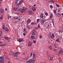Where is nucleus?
Listing matches in <instances>:
<instances>
[{
	"instance_id": "obj_59",
	"label": "nucleus",
	"mask_w": 63,
	"mask_h": 63,
	"mask_svg": "<svg viewBox=\"0 0 63 63\" xmlns=\"http://www.w3.org/2000/svg\"><path fill=\"white\" fill-rule=\"evenodd\" d=\"M3 27L5 28V26H4V25H3V27Z\"/></svg>"
},
{
	"instance_id": "obj_14",
	"label": "nucleus",
	"mask_w": 63,
	"mask_h": 63,
	"mask_svg": "<svg viewBox=\"0 0 63 63\" xmlns=\"http://www.w3.org/2000/svg\"><path fill=\"white\" fill-rule=\"evenodd\" d=\"M4 61L3 60H1L0 61V63H3L4 62Z\"/></svg>"
},
{
	"instance_id": "obj_9",
	"label": "nucleus",
	"mask_w": 63,
	"mask_h": 63,
	"mask_svg": "<svg viewBox=\"0 0 63 63\" xmlns=\"http://www.w3.org/2000/svg\"><path fill=\"white\" fill-rule=\"evenodd\" d=\"M22 9L23 10H26V9H27V8H26V7L25 6H24V7H22Z\"/></svg>"
},
{
	"instance_id": "obj_23",
	"label": "nucleus",
	"mask_w": 63,
	"mask_h": 63,
	"mask_svg": "<svg viewBox=\"0 0 63 63\" xmlns=\"http://www.w3.org/2000/svg\"><path fill=\"white\" fill-rule=\"evenodd\" d=\"M56 41L57 42H59V43H60V42H61L60 41H59V40L58 39L56 40Z\"/></svg>"
},
{
	"instance_id": "obj_35",
	"label": "nucleus",
	"mask_w": 63,
	"mask_h": 63,
	"mask_svg": "<svg viewBox=\"0 0 63 63\" xmlns=\"http://www.w3.org/2000/svg\"><path fill=\"white\" fill-rule=\"evenodd\" d=\"M22 1H21L19 3L20 4H21V3H22Z\"/></svg>"
},
{
	"instance_id": "obj_55",
	"label": "nucleus",
	"mask_w": 63,
	"mask_h": 63,
	"mask_svg": "<svg viewBox=\"0 0 63 63\" xmlns=\"http://www.w3.org/2000/svg\"><path fill=\"white\" fill-rule=\"evenodd\" d=\"M17 3H18V2L17 1H16L15 2V3H16V4H17Z\"/></svg>"
},
{
	"instance_id": "obj_58",
	"label": "nucleus",
	"mask_w": 63,
	"mask_h": 63,
	"mask_svg": "<svg viewBox=\"0 0 63 63\" xmlns=\"http://www.w3.org/2000/svg\"><path fill=\"white\" fill-rule=\"evenodd\" d=\"M20 20V19H18V21H19V20Z\"/></svg>"
},
{
	"instance_id": "obj_18",
	"label": "nucleus",
	"mask_w": 63,
	"mask_h": 63,
	"mask_svg": "<svg viewBox=\"0 0 63 63\" xmlns=\"http://www.w3.org/2000/svg\"><path fill=\"white\" fill-rule=\"evenodd\" d=\"M28 62L30 63H32V60H29Z\"/></svg>"
},
{
	"instance_id": "obj_53",
	"label": "nucleus",
	"mask_w": 63,
	"mask_h": 63,
	"mask_svg": "<svg viewBox=\"0 0 63 63\" xmlns=\"http://www.w3.org/2000/svg\"><path fill=\"white\" fill-rule=\"evenodd\" d=\"M31 25H33V22H32L31 23Z\"/></svg>"
},
{
	"instance_id": "obj_50",
	"label": "nucleus",
	"mask_w": 63,
	"mask_h": 63,
	"mask_svg": "<svg viewBox=\"0 0 63 63\" xmlns=\"http://www.w3.org/2000/svg\"><path fill=\"white\" fill-rule=\"evenodd\" d=\"M52 22L53 24L54 27V23L53 22V21H52Z\"/></svg>"
},
{
	"instance_id": "obj_34",
	"label": "nucleus",
	"mask_w": 63,
	"mask_h": 63,
	"mask_svg": "<svg viewBox=\"0 0 63 63\" xmlns=\"http://www.w3.org/2000/svg\"><path fill=\"white\" fill-rule=\"evenodd\" d=\"M27 28L28 29H30V27L28 26H27Z\"/></svg>"
},
{
	"instance_id": "obj_61",
	"label": "nucleus",
	"mask_w": 63,
	"mask_h": 63,
	"mask_svg": "<svg viewBox=\"0 0 63 63\" xmlns=\"http://www.w3.org/2000/svg\"><path fill=\"white\" fill-rule=\"evenodd\" d=\"M5 10H6V11H7V9L5 8Z\"/></svg>"
},
{
	"instance_id": "obj_32",
	"label": "nucleus",
	"mask_w": 63,
	"mask_h": 63,
	"mask_svg": "<svg viewBox=\"0 0 63 63\" xmlns=\"http://www.w3.org/2000/svg\"><path fill=\"white\" fill-rule=\"evenodd\" d=\"M58 12H60L61 10H60V9H59L58 10Z\"/></svg>"
},
{
	"instance_id": "obj_4",
	"label": "nucleus",
	"mask_w": 63,
	"mask_h": 63,
	"mask_svg": "<svg viewBox=\"0 0 63 63\" xmlns=\"http://www.w3.org/2000/svg\"><path fill=\"white\" fill-rule=\"evenodd\" d=\"M63 52V51L62 50H60L59 51V54H61Z\"/></svg>"
},
{
	"instance_id": "obj_7",
	"label": "nucleus",
	"mask_w": 63,
	"mask_h": 63,
	"mask_svg": "<svg viewBox=\"0 0 63 63\" xmlns=\"http://www.w3.org/2000/svg\"><path fill=\"white\" fill-rule=\"evenodd\" d=\"M5 29L6 31L7 32H9V30L7 29V27H5Z\"/></svg>"
},
{
	"instance_id": "obj_33",
	"label": "nucleus",
	"mask_w": 63,
	"mask_h": 63,
	"mask_svg": "<svg viewBox=\"0 0 63 63\" xmlns=\"http://www.w3.org/2000/svg\"><path fill=\"white\" fill-rule=\"evenodd\" d=\"M3 16H2L1 17H0V19H2L3 18Z\"/></svg>"
},
{
	"instance_id": "obj_62",
	"label": "nucleus",
	"mask_w": 63,
	"mask_h": 63,
	"mask_svg": "<svg viewBox=\"0 0 63 63\" xmlns=\"http://www.w3.org/2000/svg\"><path fill=\"white\" fill-rule=\"evenodd\" d=\"M42 16L41 17H42V18H43V16Z\"/></svg>"
},
{
	"instance_id": "obj_56",
	"label": "nucleus",
	"mask_w": 63,
	"mask_h": 63,
	"mask_svg": "<svg viewBox=\"0 0 63 63\" xmlns=\"http://www.w3.org/2000/svg\"><path fill=\"white\" fill-rule=\"evenodd\" d=\"M20 5V4L19 3H18L17 4V5L18 6H19Z\"/></svg>"
},
{
	"instance_id": "obj_22",
	"label": "nucleus",
	"mask_w": 63,
	"mask_h": 63,
	"mask_svg": "<svg viewBox=\"0 0 63 63\" xmlns=\"http://www.w3.org/2000/svg\"><path fill=\"white\" fill-rule=\"evenodd\" d=\"M50 2H51V3H54L55 2H54V1H53V0H51L50 1Z\"/></svg>"
},
{
	"instance_id": "obj_30",
	"label": "nucleus",
	"mask_w": 63,
	"mask_h": 63,
	"mask_svg": "<svg viewBox=\"0 0 63 63\" xmlns=\"http://www.w3.org/2000/svg\"><path fill=\"white\" fill-rule=\"evenodd\" d=\"M53 15H50V18H52V16H53Z\"/></svg>"
},
{
	"instance_id": "obj_8",
	"label": "nucleus",
	"mask_w": 63,
	"mask_h": 63,
	"mask_svg": "<svg viewBox=\"0 0 63 63\" xmlns=\"http://www.w3.org/2000/svg\"><path fill=\"white\" fill-rule=\"evenodd\" d=\"M31 42H28V46H30V47L31 46Z\"/></svg>"
},
{
	"instance_id": "obj_21",
	"label": "nucleus",
	"mask_w": 63,
	"mask_h": 63,
	"mask_svg": "<svg viewBox=\"0 0 63 63\" xmlns=\"http://www.w3.org/2000/svg\"><path fill=\"white\" fill-rule=\"evenodd\" d=\"M0 12L1 13H4V10L2 9L0 10Z\"/></svg>"
},
{
	"instance_id": "obj_47",
	"label": "nucleus",
	"mask_w": 63,
	"mask_h": 63,
	"mask_svg": "<svg viewBox=\"0 0 63 63\" xmlns=\"http://www.w3.org/2000/svg\"><path fill=\"white\" fill-rule=\"evenodd\" d=\"M36 24V23L35 22H33V24Z\"/></svg>"
},
{
	"instance_id": "obj_16",
	"label": "nucleus",
	"mask_w": 63,
	"mask_h": 63,
	"mask_svg": "<svg viewBox=\"0 0 63 63\" xmlns=\"http://www.w3.org/2000/svg\"><path fill=\"white\" fill-rule=\"evenodd\" d=\"M59 62H60L62 61V60H61V58H59Z\"/></svg>"
},
{
	"instance_id": "obj_38",
	"label": "nucleus",
	"mask_w": 63,
	"mask_h": 63,
	"mask_svg": "<svg viewBox=\"0 0 63 63\" xmlns=\"http://www.w3.org/2000/svg\"><path fill=\"white\" fill-rule=\"evenodd\" d=\"M38 27H39V28H41V27H40V25H38Z\"/></svg>"
},
{
	"instance_id": "obj_41",
	"label": "nucleus",
	"mask_w": 63,
	"mask_h": 63,
	"mask_svg": "<svg viewBox=\"0 0 63 63\" xmlns=\"http://www.w3.org/2000/svg\"><path fill=\"white\" fill-rule=\"evenodd\" d=\"M39 20H40V19H37V22H38V21H39Z\"/></svg>"
},
{
	"instance_id": "obj_49",
	"label": "nucleus",
	"mask_w": 63,
	"mask_h": 63,
	"mask_svg": "<svg viewBox=\"0 0 63 63\" xmlns=\"http://www.w3.org/2000/svg\"><path fill=\"white\" fill-rule=\"evenodd\" d=\"M41 16H44V15H43V14L42 13L41 14Z\"/></svg>"
},
{
	"instance_id": "obj_43",
	"label": "nucleus",
	"mask_w": 63,
	"mask_h": 63,
	"mask_svg": "<svg viewBox=\"0 0 63 63\" xmlns=\"http://www.w3.org/2000/svg\"><path fill=\"white\" fill-rule=\"evenodd\" d=\"M58 15H59V14H56L55 15L56 16H58Z\"/></svg>"
},
{
	"instance_id": "obj_28",
	"label": "nucleus",
	"mask_w": 63,
	"mask_h": 63,
	"mask_svg": "<svg viewBox=\"0 0 63 63\" xmlns=\"http://www.w3.org/2000/svg\"><path fill=\"white\" fill-rule=\"evenodd\" d=\"M32 63H34L35 62V60H32Z\"/></svg>"
},
{
	"instance_id": "obj_5",
	"label": "nucleus",
	"mask_w": 63,
	"mask_h": 63,
	"mask_svg": "<svg viewBox=\"0 0 63 63\" xmlns=\"http://www.w3.org/2000/svg\"><path fill=\"white\" fill-rule=\"evenodd\" d=\"M32 10L33 11H35V10H36V9H35V7H32Z\"/></svg>"
},
{
	"instance_id": "obj_15",
	"label": "nucleus",
	"mask_w": 63,
	"mask_h": 63,
	"mask_svg": "<svg viewBox=\"0 0 63 63\" xmlns=\"http://www.w3.org/2000/svg\"><path fill=\"white\" fill-rule=\"evenodd\" d=\"M14 8V10L15 11H16V10H17V8L16 7Z\"/></svg>"
},
{
	"instance_id": "obj_20",
	"label": "nucleus",
	"mask_w": 63,
	"mask_h": 63,
	"mask_svg": "<svg viewBox=\"0 0 63 63\" xmlns=\"http://www.w3.org/2000/svg\"><path fill=\"white\" fill-rule=\"evenodd\" d=\"M55 4L56 5V6L57 7H59V5L57 4L56 3H55Z\"/></svg>"
},
{
	"instance_id": "obj_25",
	"label": "nucleus",
	"mask_w": 63,
	"mask_h": 63,
	"mask_svg": "<svg viewBox=\"0 0 63 63\" xmlns=\"http://www.w3.org/2000/svg\"><path fill=\"white\" fill-rule=\"evenodd\" d=\"M20 12L21 13H23V12H24V11H23V10H20Z\"/></svg>"
},
{
	"instance_id": "obj_29",
	"label": "nucleus",
	"mask_w": 63,
	"mask_h": 63,
	"mask_svg": "<svg viewBox=\"0 0 63 63\" xmlns=\"http://www.w3.org/2000/svg\"><path fill=\"white\" fill-rule=\"evenodd\" d=\"M29 13H30L31 14H32V11H29Z\"/></svg>"
},
{
	"instance_id": "obj_13",
	"label": "nucleus",
	"mask_w": 63,
	"mask_h": 63,
	"mask_svg": "<svg viewBox=\"0 0 63 63\" xmlns=\"http://www.w3.org/2000/svg\"><path fill=\"white\" fill-rule=\"evenodd\" d=\"M6 46V44H4L3 45L2 44L1 45H0V46H2V47H4V46Z\"/></svg>"
},
{
	"instance_id": "obj_44",
	"label": "nucleus",
	"mask_w": 63,
	"mask_h": 63,
	"mask_svg": "<svg viewBox=\"0 0 63 63\" xmlns=\"http://www.w3.org/2000/svg\"><path fill=\"white\" fill-rule=\"evenodd\" d=\"M52 59H53V57H51L50 58V60H52Z\"/></svg>"
},
{
	"instance_id": "obj_52",
	"label": "nucleus",
	"mask_w": 63,
	"mask_h": 63,
	"mask_svg": "<svg viewBox=\"0 0 63 63\" xmlns=\"http://www.w3.org/2000/svg\"><path fill=\"white\" fill-rule=\"evenodd\" d=\"M26 30V29H24V31H25Z\"/></svg>"
},
{
	"instance_id": "obj_63",
	"label": "nucleus",
	"mask_w": 63,
	"mask_h": 63,
	"mask_svg": "<svg viewBox=\"0 0 63 63\" xmlns=\"http://www.w3.org/2000/svg\"><path fill=\"white\" fill-rule=\"evenodd\" d=\"M27 63H30L29 62V61H27Z\"/></svg>"
},
{
	"instance_id": "obj_64",
	"label": "nucleus",
	"mask_w": 63,
	"mask_h": 63,
	"mask_svg": "<svg viewBox=\"0 0 63 63\" xmlns=\"http://www.w3.org/2000/svg\"><path fill=\"white\" fill-rule=\"evenodd\" d=\"M8 63H10V61H9L8 62Z\"/></svg>"
},
{
	"instance_id": "obj_19",
	"label": "nucleus",
	"mask_w": 63,
	"mask_h": 63,
	"mask_svg": "<svg viewBox=\"0 0 63 63\" xmlns=\"http://www.w3.org/2000/svg\"><path fill=\"white\" fill-rule=\"evenodd\" d=\"M35 32H35L33 31L32 32V33H33L32 34V35H36V34H34V33H35Z\"/></svg>"
},
{
	"instance_id": "obj_10",
	"label": "nucleus",
	"mask_w": 63,
	"mask_h": 63,
	"mask_svg": "<svg viewBox=\"0 0 63 63\" xmlns=\"http://www.w3.org/2000/svg\"><path fill=\"white\" fill-rule=\"evenodd\" d=\"M41 22L42 24H43V23L45 22V20H42L41 21Z\"/></svg>"
},
{
	"instance_id": "obj_3",
	"label": "nucleus",
	"mask_w": 63,
	"mask_h": 63,
	"mask_svg": "<svg viewBox=\"0 0 63 63\" xmlns=\"http://www.w3.org/2000/svg\"><path fill=\"white\" fill-rule=\"evenodd\" d=\"M35 36L34 35H32L31 38L32 39H35V37H34Z\"/></svg>"
},
{
	"instance_id": "obj_12",
	"label": "nucleus",
	"mask_w": 63,
	"mask_h": 63,
	"mask_svg": "<svg viewBox=\"0 0 63 63\" xmlns=\"http://www.w3.org/2000/svg\"><path fill=\"white\" fill-rule=\"evenodd\" d=\"M32 58H35V54H33L32 55Z\"/></svg>"
},
{
	"instance_id": "obj_6",
	"label": "nucleus",
	"mask_w": 63,
	"mask_h": 63,
	"mask_svg": "<svg viewBox=\"0 0 63 63\" xmlns=\"http://www.w3.org/2000/svg\"><path fill=\"white\" fill-rule=\"evenodd\" d=\"M4 38L5 39H6V40H9V39H10V38L9 37H8L6 36L5 37H4Z\"/></svg>"
},
{
	"instance_id": "obj_11",
	"label": "nucleus",
	"mask_w": 63,
	"mask_h": 63,
	"mask_svg": "<svg viewBox=\"0 0 63 63\" xmlns=\"http://www.w3.org/2000/svg\"><path fill=\"white\" fill-rule=\"evenodd\" d=\"M18 41L19 42H22L23 41V40H21V39H18Z\"/></svg>"
},
{
	"instance_id": "obj_31",
	"label": "nucleus",
	"mask_w": 63,
	"mask_h": 63,
	"mask_svg": "<svg viewBox=\"0 0 63 63\" xmlns=\"http://www.w3.org/2000/svg\"><path fill=\"white\" fill-rule=\"evenodd\" d=\"M45 15H46V16H48V14H47V13H45Z\"/></svg>"
},
{
	"instance_id": "obj_37",
	"label": "nucleus",
	"mask_w": 63,
	"mask_h": 63,
	"mask_svg": "<svg viewBox=\"0 0 63 63\" xmlns=\"http://www.w3.org/2000/svg\"><path fill=\"white\" fill-rule=\"evenodd\" d=\"M32 54H33V53L31 52V54H30L31 56H32Z\"/></svg>"
},
{
	"instance_id": "obj_39",
	"label": "nucleus",
	"mask_w": 63,
	"mask_h": 63,
	"mask_svg": "<svg viewBox=\"0 0 63 63\" xmlns=\"http://www.w3.org/2000/svg\"><path fill=\"white\" fill-rule=\"evenodd\" d=\"M34 29H36V30H37V29H38V28L35 27L34 28Z\"/></svg>"
},
{
	"instance_id": "obj_46",
	"label": "nucleus",
	"mask_w": 63,
	"mask_h": 63,
	"mask_svg": "<svg viewBox=\"0 0 63 63\" xmlns=\"http://www.w3.org/2000/svg\"><path fill=\"white\" fill-rule=\"evenodd\" d=\"M25 33L26 34H27V31H25Z\"/></svg>"
},
{
	"instance_id": "obj_26",
	"label": "nucleus",
	"mask_w": 63,
	"mask_h": 63,
	"mask_svg": "<svg viewBox=\"0 0 63 63\" xmlns=\"http://www.w3.org/2000/svg\"><path fill=\"white\" fill-rule=\"evenodd\" d=\"M53 12L54 14H56V11L55 10H54Z\"/></svg>"
},
{
	"instance_id": "obj_27",
	"label": "nucleus",
	"mask_w": 63,
	"mask_h": 63,
	"mask_svg": "<svg viewBox=\"0 0 63 63\" xmlns=\"http://www.w3.org/2000/svg\"><path fill=\"white\" fill-rule=\"evenodd\" d=\"M52 37H55V36L54 35V33H52Z\"/></svg>"
},
{
	"instance_id": "obj_60",
	"label": "nucleus",
	"mask_w": 63,
	"mask_h": 63,
	"mask_svg": "<svg viewBox=\"0 0 63 63\" xmlns=\"http://www.w3.org/2000/svg\"><path fill=\"white\" fill-rule=\"evenodd\" d=\"M56 45H56V44H54V46H56Z\"/></svg>"
},
{
	"instance_id": "obj_2",
	"label": "nucleus",
	"mask_w": 63,
	"mask_h": 63,
	"mask_svg": "<svg viewBox=\"0 0 63 63\" xmlns=\"http://www.w3.org/2000/svg\"><path fill=\"white\" fill-rule=\"evenodd\" d=\"M48 36H49L50 38H51V39H53V37H52V35H51V33H49V34L48 35Z\"/></svg>"
},
{
	"instance_id": "obj_36",
	"label": "nucleus",
	"mask_w": 63,
	"mask_h": 63,
	"mask_svg": "<svg viewBox=\"0 0 63 63\" xmlns=\"http://www.w3.org/2000/svg\"><path fill=\"white\" fill-rule=\"evenodd\" d=\"M33 43H36V41L35 40H33Z\"/></svg>"
},
{
	"instance_id": "obj_17",
	"label": "nucleus",
	"mask_w": 63,
	"mask_h": 63,
	"mask_svg": "<svg viewBox=\"0 0 63 63\" xmlns=\"http://www.w3.org/2000/svg\"><path fill=\"white\" fill-rule=\"evenodd\" d=\"M3 57H0V61L2 60H3Z\"/></svg>"
},
{
	"instance_id": "obj_42",
	"label": "nucleus",
	"mask_w": 63,
	"mask_h": 63,
	"mask_svg": "<svg viewBox=\"0 0 63 63\" xmlns=\"http://www.w3.org/2000/svg\"><path fill=\"white\" fill-rule=\"evenodd\" d=\"M50 8H53V6L52 5H50Z\"/></svg>"
},
{
	"instance_id": "obj_54",
	"label": "nucleus",
	"mask_w": 63,
	"mask_h": 63,
	"mask_svg": "<svg viewBox=\"0 0 63 63\" xmlns=\"http://www.w3.org/2000/svg\"><path fill=\"white\" fill-rule=\"evenodd\" d=\"M23 35H24V36H25V33H23Z\"/></svg>"
},
{
	"instance_id": "obj_40",
	"label": "nucleus",
	"mask_w": 63,
	"mask_h": 63,
	"mask_svg": "<svg viewBox=\"0 0 63 63\" xmlns=\"http://www.w3.org/2000/svg\"><path fill=\"white\" fill-rule=\"evenodd\" d=\"M19 17H16V19H19Z\"/></svg>"
},
{
	"instance_id": "obj_51",
	"label": "nucleus",
	"mask_w": 63,
	"mask_h": 63,
	"mask_svg": "<svg viewBox=\"0 0 63 63\" xmlns=\"http://www.w3.org/2000/svg\"><path fill=\"white\" fill-rule=\"evenodd\" d=\"M59 16H61V14H59Z\"/></svg>"
},
{
	"instance_id": "obj_24",
	"label": "nucleus",
	"mask_w": 63,
	"mask_h": 63,
	"mask_svg": "<svg viewBox=\"0 0 63 63\" xmlns=\"http://www.w3.org/2000/svg\"><path fill=\"white\" fill-rule=\"evenodd\" d=\"M28 21H29V23H30V22H31V20H30L28 19L27 20V22H28Z\"/></svg>"
},
{
	"instance_id": "obj_1",
	"label": "nucleus",
	"mask_w": 63,
	"mask_h": 63,
	"mask_svg": "<svg viewBox=\"0 0 63 63\" xmlns=\"http://www.w3.org/2000/svg\"><path fill=\"white\" fill-rule=\"evenodd\" d=\"M19 53H19L18 52H16L15 53H13V55L14 56L16 57H17V54H19Z\"/></svg>"
},
{
	"instance_id": "obj_57",
	"label": "nucleus",
	"mask_w": 63,
	"mask_h": 63,
	"mask_svg": "<svg viewBox=\"0 0 63 63\" xmlns=\"http://www.w3.org/2000/svg\"><path fill=\"white\" fill-rule=\"evenodd\" d=\"M7 18H8V19H9V16H7Z\"/></svg>"
},
{
	"instance_id": "obj_48",
	"label": "nucleus",
	"mask_w": 63,
	"mask_h": 63,
	"mask_svg": "<svg viewBox=\"0 0 63 63\" xmlns=\"http://www.w3.org/2000/svg\"><path fill=\"white\" fill-rule=\"evenodd\" d=\"M40 38H42V36L41 35H40L39 36Z\"/></svg>"
},
{
	"instance_id": "obj_45",
	"label": "nucleus",
	"mask_w": 63,
	"mask_h": 63,
	"mask_svg": "<svg viewBox=\"0 0 63 63\" xmlns=\"http://www.w3.org/2000/svg\"><path fill=\"white\" fill-rule=\"evenodd\" d=\"M58 31H59V32L60 33V32H61V30H58Z\"/></svg>"
}]
</instances>
